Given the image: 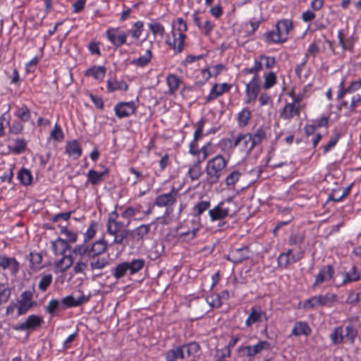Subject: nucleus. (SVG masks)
<instances>
[{"mask_svg": "<svg viewBox=\"0 0 361 361\" xmlns=\"http://www.w3.org/2000/svg\"><path fill=\"white\" fill-rule=\"evenodd\" d=\"M210 202L209 201H201L193 208V212L195 216H200L204 211L209 209Z\"/></svg>", "mask_w": 361, "mask_h": 361, "instance_id": "obj_43", "label": "nucleus"}, {"mask_svg": "<svg viewBox=\"0 0 361 361\" xmlns=\"http://www.w3.org/2000/svg\"><path fill=\"white\" fill-rule=\"evenodd\" d=\"M251 112L247 109H243L238 115V122L242 126H245L250 118Z\"/></svg>", "mask_w": 361, "mask_h": 361, "instance_id": "obj_45", "label": "nucleus"}, {"mask_svg": "<svg viewBox=\"0 0 361 361\" xmlns=\"http://www.w3.org/2000/svg\"><path fill=\"white\" fill-rule=\"evenodd\" d=\"M90 250V248H89L88 245L82 244L75 246L73 250V252L76 255H79L80 256L87 255V257L89 258Z\"/></svg>", "mask_w": 361, "mask_h": 361, "instance_id": "obj_54", "label": "nucleus"}, {"mask_svg": "<svg viewBox=\"0 0 361 361\" xmlns=\"http://www.w3.org/2000/svg\"><path fill=\"white\" fill-rule=\"evenodd\" d=\"M114 235V243L115 244L122 245L125 240L130 241V229H123Z\"/></svg>", "mask_w": 361, "mask_h": 361, "instance_id": "obj_33", "label": "nucleus"}, {"mask_svg": "<svg viewBox=\"0 0 361 361\" xmlns=\"http://www.w3.org/2000/svg\"><path fill=\"white\" fill-rule=\"evenodd\" d=\"M182 347L184 348V351L186 350L188 356L197 353L200 350V345L196 342L190 343L188 345H182Z\"/></svg>", "mask_w": 361, "mask_h": 361, "instance_id": "obj_52", "label": "nucleus"}, {"mask_svg": "<svg viewBox=\"0 0 361 361\" xmlns=\"http://www.w3.org/2000/svg\"><path fill=\"white\" fill-rule=\"evenodd\" d=\"M260 87L257 75H255L252 80L246 85V103H250L256 99Z\"/></svg>", "mask_w": 361, "mask_h": 361, "instance_id": "obj_8", "label": "nucleus"}, {"mask_svg": "<svg viewBox=\"0 0 361 361\" xmlns=\"http://www.w3.org/2000/svg\"><path fill=\"white\" fill-rule=\"evenodd\" d=\"M180 80L179 78L175 75H169L167 77V83L171 94H173L179 87Z\"/></svg>", "mask_w": 361, "mask_h": 361, "instance_id": "obj_38", "label": "nucleus"}, {"mask_svg": "<svg viewBox=\"0 0 361 361\" xmlns=\"http://www.w3.org/2000/svg\"><path fill=\"white\" fill-rule=\"evenodd\" d=\"M29 259L31 264V267L32 269H37L42 262V257L39 253L30 252L29 255Z\"/></svg>", "mask_w": 361, "mask_h": 361, "instance_id": "obj_47", "label": "nucleus"}, {"mask_svg": "<svg viewBox=\"0 0 361 361\" xmlns=\"http://www.w3.org/2000/svg\"><path fill=\"white\" fill-rule=\"evenodd\" d=\"M226 166V161L221 155H217L208 161L206 167L207 180L209 184L216 183L221 172Z\"/></svg>", "mask_w": 361, "mask_h": 361, "instance_id": "obj_2", "label": "nucleus"}, {"mask_svg": "<svg viewBox=\"0 0 361 361\" xmlns=\"http://www.w3.org/2000/svg\"><path fill=\"white\" fill-rule=\"evenodd\" d=\"M42 322V319L35 314L29 316L25 322H23L13 327L17 331H24L25 329H34L39 326Z\"/></svg>", "mask_w": 361, "mask_h": 361, "instance_id": "obj_9", "label": "nucleus"}, {"mask_svg": "<svg viewBox=\"0 0 361 361\" xmlns=\"http://www.w3.org/2000/svg\"><path fill=\"white\" fill-rule=\"evenodd\" d=\"M343 333V329L342 328H336L330 336L332 342L334 343L345 342Z\"/></svg>", "mask_w": 361, "mask_h": 361, "instance_id": "obj_44", "label": "nucleus"}, {"mask_svg": "<svg viewBox=\"0 0 361 361\" xmlns=\"http://www.w3.org/2000/svg\"><path fill=\"white\" fill-rule=\"evenodd\" d=\"M73 258L71 255H63V257L57 262L56 267L61 272H65L73 264Z\"/></svg>", "mask_w": 361, "mask_h": 361, "instance_id": "obj_27", "label": "nucleus"}, {"mask_svg": "<svg viewBox=\"0 0 361 361\" xmlns=\"http://www.w3.org/2000/svg\"><path fill=\"white\" fill-rule=\"evenodd\" d=\"M32 293L30 291H25L21 294V300L18 302V314L22 315L36 305L35 302L32 301Z\"/></svg>", "mask_w": 361, "mask_h": 361, "instance_id": "obj_5", "label": "nucleus"}, {"mask_svg": "<svg viewBox=\"0 0 361 361\" xmlns=\"http://www.w3.org/2000/svg\"><path fill=\"white\" fill-rule=\"evenodd\" d=\"M233 146L235 147L240 146L243 150L247 151V152H251L254 149L251 139V133L238 135L234 141Z\"/></svg>", "mask_w": 361, "mask_h": 361, "instance_id": "obj_12", "label": "nucleus"}, {"mask_svg": "<svg viewBox=\"0 0 361 361\" xmlns=\"http://www.w3.org/2000/svg\"><path fill=\"white\" fill-rule=\"evenodd\" d=\"M106 36L111 43L116 47H120L126 42V34L124 32H120L118 28L108 30L106 32Z\"/></svg>", "mask_w": 361, "mask_h": 361, "instance_id": "obj_10", "label": "nucleus"}, {"mask_svg": "<svg viewBox=\"0 0 361 361\" xmlns=\"http://www.w3.org/2000/svg\"><path fill=\"white\" fill-rule=\"evenodd\" d=\"M241 173L237 171H233L226 178V183L228 186L233 185L240 178Z\"/></svg>", "mask_w": 361, "mask_h": 361, "instance_id": "obj_53", "label": "nucleus"}, {"mask_svg": "<svg viewBox=\"0 0 361 361\" xmlns=\"http://www.w3.org/2000/svg\"><path fill=\"white\" fill-rule=\"evenodd\" d=\"M266 40L268 42H274V43H280L283 42L286 40V37H283V36L279 33V31H269L265 35Z\"/></svg>", "mask_w": 361, "mask_h": 361, "instance_id": "obj_34", "label": "nucleus"}, {"mask_svg": "<svg viewBox=\"0 0 361 361\" xmlns=\"http://www.w3.org/2000/svg\"><path fill=\"white\" fill-rule=\"evenodd\" d=\"M152 54L150 49H147L146 54L137 59H135L132 61V63L140 67H144L147 65L152 59Z\"/></svg>", "mask_w": 361, "mask_h": 361, "instance_id": "obj_31", "label": "nucleus"}, {"mask_svg": "<svg viewBox=\"0 0 361 361\" xmlns=\"http://www.w3.org/2000/svg\"><path fill=\"white\" fill-rule=\"evenodd\" d=\"M352 269L353 272L347 274L344 282L355 281L359 279L360 275L358 273H357L355 267L353 266Z\"/></svg>", "mask_w": 361, "mask_h": 361, "instance_id": "obj_62", "label": "nucleus"}, {"mask_svg": "<svg viewBox=\"0 0 361 361\" xmlns=\"http://www.w3.org/2000/svg\"><path fill=\"white\" fill-rule=\"evenodd\" d=\"M150 230V224H142L133 230H130V241L138 243L147 235Z\"/></svg>", "mask_w": 361, "mask_h": 361, "instance_id": "obj_13", "label": "nucleus"}, {"mask_svg": "<svg viewBox=\"0 0 361 361\" xmlns=\"http://www.w3.org/2000/svg\"><path fill=\"white\" fill-rule=\"evenodd\" d=\"M311 333L309 326L305 322H297L292 330V334L295 336L305 335Z\"/></svg>", "mask_w": 361, "mask_h": 361, "instance_id": "obj_26", "label": "nucleus"}, {"mask_svg": "<svg viewBox=\"0 0 361 361\" xmlns=\"http://www.w3.org/2000/svg\"><path fill=\"white\" fill-rule=\"evenodd\" d=\"M259 59L261 61H264V65L267 68H272L275 64V59L264 55H261Z\"/></svg>", "mask_w": 361, "mask_h": 361, "instance_id": "obj_59", "label": "nucleus"}, {"mask_svg": "<svg viewBox=\"0 0 361 361\" xmlns=\"http://www.w3.org/2000/svg\"><path fill=\"white\" fill-rule=\"evenodd\" d=\"M89 259H90V265L92 270L102 269L109 264L107 258L101 257L100 255H96L94 257H89Z\"/></svg>", "mask_w": 361, "mask_h": 361, "instance_id": "obj_21", "label": "nucleus"}, {"mask_svg": "<svg viewBox=\"0 0 361 361\" xmlns=\"http://www.w3.org/2000/svg\"><path fill=\"white\" fill-rule=\"evenodd\" d=\"M52 249L56 255H66V251L70 249L66 240L59 238L56 241L52 243Z\"/></svg>", "mask_w": 361, "mask_h": 361, "instance_id": "obj_19", "label": "nucleus"}, {"mask_svg": "<svg viewBox=\"0 0 361 361\" xmlns=\"http://www.w3.org/2000/svg\"><path fill=\"white\" fill-rule=\"evenodd\" d=\"M66 152L70 156L74 157L75 159H78L80 157L82 150L78 144L75 140L68 142L66 145Z\"/></svg>", "mask_w": 361, "mask_h": 361, "instance_id": "obj_22", "label": "nucleus"}, {"mask_svg": "<svg viewBox=\"0 0 361 361\" xmlns=\"http://www.w3.org/2000/svg\"><path fill=\"white\" fill-rule=\"evenodd\" d=\"M263 320H267L266 313L262 310L260 306L255 305L250 310V313L245 321V325L249 327L253 324L261 322Z\"/></svg>", "mask_w": 361, "mask_h": 361, "instance_id": "obj_4", "label": "nucleus"}, {"mask_svg": "<svg viewBox=\"0 0 361 361\" xmlns=\"http://www.w3.org/2000/svg\"><path fill=\"white\" fill-rule=\"evenodd\" d=\"M340 137V135L337 134L334 137H331L326 145L324 147V152L326 153L329 152L333 147H334L338 142Z\"/></svg>", "mask_w": 361, "mask_h": 361, "instance_id": "obj_60", "label": "nucleus"}, {"mask_svg": "<svg viewBox=\"0 0 361 361\" xmlns=\"http://www.w3.org/2000/svg\"><path fill=\"white\" fill-rule=\"evenodd\" d=\"M16 116L23 122H27L30 118V111L27 106L23 104L18 106L16 111Z\"/></svg>", "mask_w": 361, "mask_h": 361, "instance_id": "obj_32", "label": "nucleus"}, {"mask_svg": "<svg viewBox=\"0 0 361 361\" xmlns=\"http://www.w3.org/2000/svg\"><path fill=\"white\" fill-rule=\"evenodd\" d=\"M265 138L266 133L262 128L257 129L253 134H251L252 142L254 147L260 144Z\"/></svg>", "mask_w": 361, "mask_h": 361, "instance_id": "obj_39", "label": "nucleus"}, {"mask_svg": "<svg viewBox=\"0 0 361 361\" xmlns=\"http://www.w3.org/2000/svg\"><path fill=\"white\" fill-rule=\"evenodd\" d=\"M135 106L133 102H121L115 106L116 114L118 118L127 117L135 112Z\"/></svg>", "mask_w": 361, "mask_h": 361, "instance_id": "obj_11", "label": "nucleus"}, {"mask_svg": "<svg viewBox=\"0 0 361 361\" xmlns=\"http://www.w3.org/2000/svg\"><path fill=\"white\" fill-rule=\"evenodd\" d=\"M108 173V170L99 173L94 170H90L87 174V179L92 185H97L104 179L105 174Z\"/></svg>", "mask_w": 361, "mask_h": 361, "instance_id": "obj_24", "label": "nucleus"}, {"mask_svg": "<svg viewBox=\"0 0 361 361\" xmlns=\"http://www.w3.org/2000/svg\"><path fill=\"white\" fill-rule=\"evenodd\" d=\"M4 123L8 126L10 124V116H6V113H4L0 118V137L4 134Z\"/></svg>", "mask_w": 361, "mask_h": 361, "instance_id": "obj_58", "label": "nucleus"}, {"mask_svg": "<svg viewBox=\"0 0 361 361\" xmlns=\"http://www.w3.org/2000/svg\"><path fill=\"white\" fill-rule=\"evenodd\" d=\"M250 251L249 247L245 246L231 250L227 255V259L235 263H240L250 257Z\"/></svg>", "mask_w": 361, "mask_h": 361, "instance_id": "obj_6", "label": "nucleus"}, {"mask_svg": "<svg viewBox=\"0 0 361 361\" xmlns=\"http://www.w3.org/2000/svg\"><path fill=\"white\" fill-rule=\"evenodd\" d=\"M128 88V85L124 81H114L111 82V80H108L107 82V89L109 92H114L116 90H127Z\"/></svg>", "mask_w": 361, "mask_h": 361, "instance_id": "obj_37", "label": "nucleus"}, {"mask_svg": "<svg viewBox=\"0 0 361 361\" xmlns=\"http://www.w3.org/2000/svg\"><path fill=\"white\" fill-rule=\"evenodd\" d=\"M189 176L192 180H197L202 175L201 167L198 164H194V165L190 168L188 171Z\"/></svg>", "mask_w": 361, "mask_h": 361, "instance_id": "obj_46", "label": "nucleus"}, {"mask_svg": "<svg viewBox=\"0 0 361 361\" xmlns=\"http://www.w3.org/2000/svg\"><path fill=\"white\" fill-rule=\"evenodd\" d=\"M106 73V69L104 66L92 67L86 71L85 75L87 76H92L95 79H102Z\"/></svg>", "mask_w": 361, "mask_h": 361, "instance_id": "obj_30", "label": "nucleus"}, {"mask_svg": "<svg viewBox=\"0 0 361 361\" xmlns=\"http://www.w3.org/2000/svg\"><path fill=\"white\" fill-rule=\"evenodd\" d=\"M106 249V243L102 240L94 243L90 250L89 257H94L96 255H100Z\"/></svg>", "mask_w": 361, "mask_h": 361, "instance_id": "obj_25", "label": "nucleus"}, {"mask_svg": "<svg viewBox=\"0 0 361 361\" xmlns=\"http://www.w3.org/2000/svg\"><path fill=\"white\" fill-rule=\"evenodd\" d=\"M8 126L10 132L13 134H18L20 133L23 128V125L18 121L13 122L12 126L9 124Z\"/></svg>", "mask_w": 361, "mask_h": 361, "instance_id": "obj_63", "label": "nucleus"}, {"mask_svg": "<svg viewBox=\"0 0 361 361\" xmlns=\"http://www.w3.org/2000/svg\"><path fill=\"white\" fill-rule=\"evenodd\" d=\"M51 281V274H47L43 276L39 283V288L42 291H45L47 289V288L50 286Z\"/></svg>", "mask_w": 361, "mask_h": 361, "instance_id": "obj_50", "label": "nucleus"}, {"mask_svg": "<svg viewBox=\"0 0 361 361\" xmlns=\"http://www.w3.org/2000/svg\"><path fill=\"white\" fill-rule=\"evenodd\" d=\"M128 262H123L118 264L114 269L113 274L114 276L117 279L123 277L126 275L127 271H128Z\"/></svg>", "mask_w": 361, "mask_h": 361, "instance_id": "obj_40", "label": "nucleus"}, {"mask_svg": "<svg viewBox=\"0 0 361 361\" xmlns=\"http://www.w3.org/2000/svg\"><path fill=\"white\" fill-rule=\"evenodd\" d=\"M61 233H66L68 238V240L71 243H75L77 240V235L75 233H73L71 231H68L66 227H62L61 230Z\"/></svg>", "mask_w": 361, "mask_h": 361, "instance_id": "obj_64", "label": "nucleus"}, {"mask_svg": "<svg viewBox=\"0 0 361 361\" xmlns=\"http://www.w3.org/2000/svg\"><path fill=\"white\" fill-rule=\"evenodd\" d=\"M270 343L267 341H259L253 345H242L238 348V353L243 357L252 358L259 354L264 350H269Z\"/></svg>", "mask_w": 361, "mask_h": 361, "instance_id": "obj_3", "label": "nucleus"}, {"mask_svg": "<svg viewBox=\"0 0 361 361\" xmlns=\"http://www.w3.org/2000/svg\"><path fill=\"white\" fill-rule=\"evenodd\" d=\"M292 253L291 250H288L286 253L281 254L278 257L279 265L281 267L286 268L290 263L295 262L293 257V260L290 258V255Z\"/></svg>", "mask_w": 361, "mask_h": 361, "instance_id": "obj_41", "label": "nucleus"}, {"mask_svg": "<svg viewBox=\"0 0 361 361\" xmlns=\"http://www.w3.org/2000/svg\"><path fill=\"white\" fill-rule=\"evenodd\" d=\"M178 191L173 188L170 192L158 195L154 204L158 207H169L176 202Z\"/></svg>", "mask_w": 361, "mask_h": 361, "instance_id": "obj_7", "label": "nucleus"}, {"mask_svg": "<svg viewBox=\"0 0 361 361\" xmlns=\"http://www.w3.org/2000/svg\"><path fill=\"white\" fill-rule=\"evenodd\" d=\"M130 224V221L128 220L127 224L124 225L122 222L115 221L110 224H107V232L110 235H115L122 231L124 226H128Z\"/></svg>", "mask_w": 361, "mask_h": 361, "instance_id": "obj_29", "label": "nucleus"}, {"mask_svg": "<svg viewBox=\"0 0 361 361\" xmlns=\"http://www.w3.org/2000/svg\"><path fill=\"white\" fill-rule=\"evenodd\" d=\"M231 85L227 83H223L221 85L214 84L209 96L207 97V101L209 102L216 99L219 96L221 95L224 92L229 91Z\"/></svg>", "mask_w": 361, "mask_h": 361, "instance_id": "obj_16", "label": "nucleus"}, {"mask_svg": "<svg viewBox=\"0 0 361 361\" xmlns=\"http://www.w3.org/2000/svg\"><path fill=\"white\" fill-rule=\"evenodd\" d=\"M185 357L184 348L176 347L169 350L166 354V361H176L178 359H183Z\"/></svg>", "mask_w": 361, "mask_h": 361, "instance_id": "obj_20", "label": "nucleus"}, {"mask_svg": "<svg viewBox=\"0 0 361 361\" xmlns=\"http://www.w3.org/2000/svg\"><path fill=\"white\" fill-rule=\"evenodd\" d=\"M276 80V74L273 72H270L265 75L264 76V87L265 89H269L275 83Z\"/></svg>", "mask_w": 361, "mask_h": 361, "instance_id": "obj_49", "label": "nucleus"}, {"mask_svg": "<svg viewBox=\"0 0 361 361\" xmlns=\"http://www.w3.org/2000/svg\"><path fill=\"white\" fill-rule=\"evenodd\" d=\"M293 28L292 21L290 20H281L276 25V30L283 36H286Z\"/></svg>", "mask_w": 361, "mask_h": 361, "instance_id": "obj_23", "label": "nucleus"}, {"mask_svg": "<svg viewBox=\"0 0 361 361\" xmlns=\"http://www.w3.org/2000/svg\"><path fill=\"white\" fill-rule=\"evenodd\" d=\"M50 137L55 140L61 141L63 139V133L61 128L56 123L53 130L51 132Z\"/></svg>", "mask_w": 361, "mask_h": 361, "instance_id": "obj_51", "label": "nucleus"}, {"mask_svg": "<svg viewBox=\"0 0 361 361\" xmlns=\"http://www.w3.org/2000/svg\"><path fill=\"white\" fill-rule=\"evenodd\" d=\"M88 299L89 298L85 296L84 295L80 296L78 299L74 298V297L72 295H68L63 298L61 300V302L66 307H76L87 302Z\"/></svg>", "mask_w": 361, "mask_h": 361, "instance_id": "obj_18", "label": "nucleus"}, {"mask_svg": "<svg viewBox=\"0 0 361 361\" xmlns=\"http://www.w3.org/2000/svg\"><path fill=\"white\" fill-rule=\"evenodd\" d=\"M336 191H334L328 197V200H332L334 202H338L341 201L347 194H348V190H343L342 194L340 195H338Z\"/></svg>", "mask_w": 361, "mask_h": 361, "instance_id": "obj_61", "label": "nucleus"}, {"mask_svg": "<svg viewBox=\"0 0 361 361\" xmlns=\"http://www.w3.org/2000/svg\"><path fill=\"white\" fill-rule=\"evenodd\" d=\"M134 26L135 29L129 30L128 33L135 39H138L142 31L143 23L141 21H137L135 23Z\"/></svg>", "mask_w": 361, "mask_h": 361, "instance_id": "obj_48", "label": "nucleus"}, {"mask_svg": "<svg viewBox=\"0 0 361 361\" xmlns=\"http://www.w3.org/2000/svg\"><path fill=\"white\" fill-rule=\"evenodd\" d=\"M343 332L345 342H353L354 339L357 335V330L351 325L347 326L343 330Z\"/></svg>", "mask_w": 361, "mask_h": 361, "instance_id": "obj_42", "label": "nucleus"}, {"mask_svg": "<svg viewBox=\"0 0 361 361\" xmlns=\"http://www.w3.org/2000/svg\"><path fill=\"white\" fill-rule=\"evenodd\" d=\"M187 23L182 18H178L173 25L172 31V41L169 39L166 43L175 50L176 52L180 53L184 47V40L185 35L184 32L187 30Z\"/></svg>", "mask_w": 361, "mask_h": 361, "instance_id": "obj_1", "label": "nucleus"}, {"mask_svg": "<svg viewBox=\"0 0 361 361\" xmlns=\"http://www.w3.org/2000/svg\"><path fill=\"white\" fill-rule=\"evenodd\" d=\"M26 142L23 139H17L15 141V146L13 151L16 153L20 154L23 152L25 149Z\"/></svg>", "mask_w": 361, "mask_h": 361, "instance_id": "obj_57", "label": "nucleus"}, {"mask_svg": "<svg viewBox=\"0 0 361 361\" xmlns=\"http://www.w3.org/2000/svg\"><path fill=\"white\" fill-rule=\"evenodd\" d=\"M338 42L343 49H350L352 48V43L350 40H344L343 32L342 30L338 31Z\"/></svg>", "mask_w": 361, "mask_h": 361, "instance_id": "obj_56", "label": "nucleus"}, {"mask_svg": "<svg viewBox=\"0 0 361 361\" xmlns=\"http://www.w3.org/2000/svg\"><path fill=\"white\" fill-rule=\"evenodd\" d=\"M145 265V261L142 259H133L128 262V270L131 274H134L140 271Z\"/></svg>", "mask_w": 361, "mask_h": 361, "instance_id": "obj_35", "label": "nucleus"}, {"mask_svg": "<svg viewBox=\"0 0 361 361\" xmlns=\"http://www.w3.org/2000/svg\"><path fill=\"white\" fill-rule=\"evenodd\" d=\"M209 214L212 221L219 220L230 214V209L225 207L224 203L221 202L214 209L209 211Z\"/></svg>", "mask_w": 361, "mask_h": 361, "instance_id": "obj_14", "label": "nucleus"}, {"mask_svg": "<svg viewBox=\"0 0 361 361\" xmlns=\"http://www.w3.org/2000/svg\"><path fill=\"white\" fill-rule=\"evenodd\" d=\"M149 29L154 35H159L162 37L164 33V27L160 23L149 24Z\"/></svg>", "mask_w": 361, "mask_h": 361, "instance_id": "obj_55", "label": "nucleus"}, {"mask_svg": "<svg viewBox=\"0 0 361 361\" xmlns=\"http://www.w3.org/2000/svg\"><path fill=\"white\" fill-rule=\"evenodd\" d=\"M18 178L22 184L27 185L31 183L32 177L29 170L22 169L18 173Z\"/></svg>", "mask_w": 361, "mask_h": 361, "instance_id": "obj_36", "label": "nucleus"}, {"mask_svg": "<svg viewBox=\"0 0 361 361\" xmlns=\"http://www.w3.org/2000/svg\"><path fill=\"white\" fill-rule=\"evenodd\" d=\"M334 269L332 266L327 265L325 267H323L317 276H316L314 283L313 284V286H316L322 283H324L325 281H327L330 280L334 275Z\"/></svg>", "mask_w": 361, "mask_h": 361, "instance_id": "obj_15", "label": "nucleus"}, {"mask_svg": "<svg viewBox=\"0 0 361 361\" xmlns=\"http://www.w3.org/2000/svg\"><path fill=\"white\" fill-rule=\"evenodd\" d=\"M296 103H299V99H297ZM299 104H296L295 103L286 104L281 112V116L285 119H290L295 115L299 114Z\"/></svg>", "mask_w": 361, "mask_h": 361, "instance_id": "obj_17", "label": "nucleus"}, {"mask_svg": "<svg viewBox=\"0 0 361 361\" xmlns=\"http://www.w3.org/2000/svg\"><path fill=\"white\" fill-rule=\"evenodd\" d=\"M317 305L324 306L330 305L336 301V296L334 294L328 293L325 295L314 296Z\"/></svg>", "mask_w": 361, "mask_h": 361, "instance_id": "obj_28", "label": "nucleus"}]
</instances>
